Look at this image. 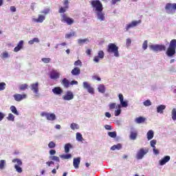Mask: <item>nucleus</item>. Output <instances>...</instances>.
Listing matches in <instances>:
<instances>
[{
    "instance_id": "f257e3e1",
    "label": "nucleus",
    "mask_w": 176,
    "mask_h": 176,
    "mask_svg": "<svg viewBox=\"0 0 176 176\" xmlns=\"http://www.w3.org/2000/svg\"><path fill=\"white\" fill-rule=\"evenodd\" d=\"M176 53V39L170 41L169 46L166 50V54L168 57H173Z\"/></svg>"
},
{
    "instance_id": "f03ea898",
    "label": "nucleus",
    "mask_w": 176,
    "mask_h": 176,
    "mask_svg": "<svg viewBox=\"0 0 176 176\" xmlns=\"http://www.w3.org/2000/svg\"><path fill=\"white\" fill-rule=\"evenodd\" d=\"M107 52L114 54V57H119V47L115 43H109L107 46Z\"/></svg>"
},
{
    "instance_id": "7ed1b4c3",
    "label": "nucleus",
    "mask_w": 176,
    "mask_h": 176,
    "mask_svg": "<svg viewBox=\"0 0 176 176\" xmlns=\"http://www.w3.org/2000/svg\"><path fill=\"white\" fill-rule=\"evenodd\" d=\"M91 5L94 9H96V12H102L104 8L102 7V3L100 0H94L91 2Z\"/></svg>"
},
{
    "instance_id": "20e7f679",
    "label": "nucleus",
    "mask_w": 176,
    "mask_h": 176,
    "mask_svg": "<svg viewBox=\"0 0 176 176\" xmlns=\"http://www.w3.org/2000/svg\"><path fill=\"white\" fill-rule=\"evenodd\" d=\"M148 152H149L148 148H140L136 154V159H138V160H141V159H143L144 155H146V153H148Z\"/></svg>"
},
{
    "instance_id": "39448f33",
    "label": "nucleus",
    "mask_w": 176,
    "mask_h": 176,
    "mask_svg": "<svg viewBox=\"0 0 176 176\" xmlns=\"http://www.w3.org/2000/svg\"><path fill=\"white\" fill-rule=\"evenodd\" d=\"M61 21L62 23H67L68 25H72L75 23L74 19L69 18L66 14H62Z\"/></svg>"
},
{
    "instance_id": "423d86ee",
    "label": "nucleus",
    "mask_w": 176,
    "mask_h": 176,
    "mask_svg": "<svg viewBox=\"0 0 176 176\" xmlns=\"http://www.w3.org/2000/svg\"><path fill=\"white\" fill-rule=\"evenodd\" d=\"M150 49L154 52H163L166 51V45H150Z\"/></svg>"
},
{
    "instance_id": "0eeeda50",
    "label": "nucleus",
    "mask_w": 176,
    "mask_h": 176,
    "mask_svg": "<svg viewBox=\"0 0 176 176\" xmlns=\"http://www.w3.org/2000/svg\"><path fill=\"white\" fill-rule=\"evenodd\" d=\"M13 97L15 101H16L17 102H20V101H23V100H25V98H27V94H15L14 95H13Z\"/></svg>"
},
{
    "instance_id": "6e6552de",
    "label": "nucleus",
    "mask_w": 176,
    "mask_h": 176,
    "mask_svg": "<svg viewBox=\"0 0 176 176\" xmlns=\"http://www.w3.org/2000/svg\"><path fill=\"white\" fill-rule=\"evenodd\" d=\"M138 24H141V20L133 21L131 23L126 25V31H129L130 28H134V27H137Z\"/></svg>"
},
{
    "instance_id": "1a4fd4ad",
    "label": "nucleus",
    "mask_w": 176,
    "mask_h": 176,
    "mask_svg": "<svg viewBox=\"0 0 176 176\" xmlns=\"http://www.w3.org/2000/svg\"><path fill=\"white\" fill-rule=\"evenodd\" d=\"M63 98L65 101H71V100H74V93L71 91H67L66 94L63 96Z\"/></svg>"
},
{
    "instance_id": "9d476101",
    "label": "nucleus",
    "mask_w": 176,
    "mask_h": 176,
    "mask_svg": "<svg viewBox=\"0 0 176 176\" xmlns=\"http://www.w3.org/2000/svg\"><path fill=\"white\" fill-rule=\"evenodd\" d=\"M83 87L84 89H87L88 93H89L90 94H94V88L91 87V85H90L89 82H84Z\"/></svg>"
},
{
    "instance_id": "9b49d317",
    "label": "nucleus",
    "mask_w": 176,
    "mask_h": 176,
    "mask_svg": "<svg viewBox=\"0 0 176 176\" xmlns=\"http://www.w3.org/2000/svg\"><path fill=\"white\" fill-rule=\"evenodd\" d=\"M31 91L38 94L39 93V83L35 82L30 85Z\"/></svg>"
},
{
    "instance_id": "f8f14e48",
    "label": "nucleus",
    "mask_w": 176,
    "mask_h": 176,
    "mask_svg": "<svg viewBox=\"0 0 176 176\" xmlns=\"http://www.w3.org/2000/svg\"><path fill=\"white\" fill-rule=\"evenodd\" d=\"M118 98L120 100V105L122 107V108H126V107L129 106V104L126 101H124V97L123 96V94H120L118 95Z\"/></svg>"
},
{
    "instance_id": "ddd939ff",
    "label": "nucleus",
    "mask_w": 176,
    "mask_h": 176,
    "mask_svg": "<svg viewBox=\"0 0 176 176\" xmlns=\"http://www.w3.org/2000/svg\"><path fill=\"white\" fill-rule=\"evenodd\" d=\"M157 142V141L156 140H153L150 142V144L151 146L153 148V152L154 153V155H159L160 151L158 149L156 148V146L155 145H156V143Z\"/></svg>"
},
{
    "instance_id": "4468645a",
    "label": "nucleus",
    "mask_w": 176,
    "mask_h": 176,
    "mask_svg": "<svg viewBox=\"0 0 176 176\" xmlns=\"http://www.w3.org/2000/svg\"><path fill=\"white\" fill-rule=\"evenodd\" d=\"M104 56H105V54H104V51H99L98 53V56H94V61H95V63H99L100 58H104Z\"/></svg>"
},
{
    "instance_id": "2eb2a0df",
    "label": "nucleus",
    "mask_w": 176,
    "mask_h": 176,
    "mask_svg": "<svg viewBox=\"0 0 176 176\" xmlns=\"http://www.w3.org/2000/svg\"><path fill=\"white\" fill-rule=\"evenodd\" d=\"M50 78L54 80L58 79L60 78V73L57 71H52L50 74Z\"/></svg>"
},
{
    "instance_id": "dca6fc26",
    "label": "nucleus",
    "mask_w": 176,
    "mask_h": 176,
    "mask_svg": "<svg viewBox=\"0 0 176 176\" xmlns=\"http://www.w3.org/2000/svg\"><path fill=\"white\" fill-rule=\"evenodd\" d=\"M170 156L169 155H166L165 157H164L161 160H160V166H164V164H166V163H168V162H170Z\"/></svg>"
},
{
    "instance_id": "f3484780",
    "label": "nucleus",
    "mask_w": 176,
    "mask_h": 176,
    "mask_svg": "<svg viewBox=\"0 0 176 176\" xmlns=\"http://www.w3.org/2000/svg\"><path fill=\"white\" fill-rule=\"evenodd\" d=\"M71 74L74 76H79V75H80V68H79L78 67H74L72 70Z\"/></svg>"
},
{
    "instance_id": "a211bd4d",
    "label": "nucleus",
    "mask_w": 176,
    "mask_h": 176,
    "mask_svg": "<svg viewBox=\"0 0 176 176\" xmlns=\"http://www.w3.org/2000/svg\"><path fill=\"white\" fill-rule=\"evenodd\" d=\"M23 45H24V41H20L17 45V46L14 48V52H15L16 53H17V52H20V50H21V49H23Z\"/></svg>"
},
{
    "instance_id": "6ab92c4d",
    "label": "nucleus",
    "mask_w": 176,
    "mask_h": 176,
    "mask_svg": "<svg viewBox=\"0 0 176 176\" xmlns=\"http://www.w3.org/2000/svg\"><path fill=\"white\" fill-rule=\"evenodd\" d=\"M96 14L100 21H104L105 20V14L102 11H97Z\"/></svg>"
},
{
    "instance_id": "aec40b11",
    "label": "nucleus",
    "mask_w": 176,
    "mask_h": 176,
    "mask_svg": "<svg viewBox=\"0 0 176 176\" xmlns=\"http://www.w3.org/2000/svg\"><path fill=\"white\" fill-rule=\"evenodd\" d=\"M79 164H80V157L74 158L73 166L75 168H79Z\"/></svg>"
},
{
    "instance_id": "412c9836",
    "label": "nucleus",
    "mask_w": 176,
    "mask_h": 176,
    "mask_svg": "<svg viewBox=\"0 0 176 176\" xmlns=\"http://www.w3.org/2000/svg\"><path fill=\"white\" fill-rule=\"evenodd\" d=\"M53 94H56L57 96H60V94H63V90L60 87H54L52 89Z\"/></svg>"
},
{
    "instance_id": "4be33fe9",
    "label": "nucleus",
    "mask_w": 176,
    "mask_h": 176,
    "mask_svg": "<svg viewBox=\"0 0 176 176\" xmlns=\"http://www.w3.org/2000/svg\"><path fill=\"white\" fill-rule=\"evenodd\" d=\"M61 85H63L65 89H68V87L70 86L69 80L63 78L61 81Z\"/></svg>"
},
{
    "instance_id": "5701e85b",
    "label": "nucleus",
    "mask_w": 176,
    "mask_h": 176,
    "mask_svg": "<svg viewBox=\"0 0 176 176\" xmlns=\"http://www.w3.org/2000/svg\"><path fill=\"white\" fill-rule=\"evenodd\" d=\"M45 16L39 14L38 19H34V21H35V23H43V21H45Z\"/></svg>"
},
{
    "instance_id": "b1692460",
    "label": "nucleus",
    "mask_w": 176,
    "mask_h": 176,
    "mask_svg": "<svg viewBox=\"0 0 176 176\" xmlns=\"http://www.w3.org/2000/svg\"><path fill=\"white\" fill-rule=\"evenodd\" d=\"M145 120H146V118H144L142 116H140L139 118H136L135 120V122L136 123H138V124H140L141 123H144Z\"/></svg>"
},
{
    "instance_id": "393cba45",
    "label": "nucleus",
    "mask_w": 176,
    "mask_h": 176,
    "mask_svg": "<svg viewBox=\"0 0 176 176\" xmlns=\"http://www.w3.org/2000/svg\"><path fill=\"white\" fill-rule=\"evenodd\" d=\"M137 135H138V133L137 132V131H131V134H130V138L131 140H136L137 139Z\"/></svg>"
},
{
    "instance_id": "a878e982",
    "label": "nucleus",
    "mask_w": 176,
    "mask_h": 176,
    "mask_svg": "<svg viewBox=\"0 0 176 176\" xmlns=\"http://www.w3.org/2000/svg\"><path fill=\"white\" fill-rule=\"evenodd\" d=\"M121 108H122V106L120 104L117 105V110H116L114 111L115 116H119V115H120V113H122Z\"/></svg>"
},
{
    "instance_id": "bb28decb",
    "label": "nucleus",
    "mask_w": 176,
    "mask_h": 176,
    "mask_svg": "<svg viewBox=\"0 0 176 176\" xmlns=\"http://www.w3.org/2000/svg\"><path fill=\"white\" fill-rule=\"evenodd\" d=\"M166 109V105L164 104H161L157 107V112L158 113H163V111Z\"/></svg>"
},
{
    "instance_id": "cd10ccee",
    "label": "nucleus",
    "mask_w": 176,
    "mask_h": 176,
    "mask_svg": "<svg viewBox=\"0 0 176 176\" xmlns=\"http://www.w3.org/2000/svg\"><path fill=\"white\" fill-rule=\"evenodd\" d=\"M47 120H56V114L54 113H49L47 114Z\"/></svg>"
},
{
    "instance_id": "c85d7f7f",
    "label": "nucleus",
    "mask_w": 176,
    "mask_h": 176,
    "mask_svg": "<svg viewBox=\"0 0 176 176\" xmlns=\"http://www.w3.org/2000/svg\"><path fill=\"white\" fill-rule=\"evenodd\" d=\"M116 149H118V151H119L120 149H122V144H118L111 147V151H116Z\"/></svg>"
},
{
    "instance_id": "c756f323",
    "label": "nucleus",
    "mask_w": 176,
    "mask_h": 176,
    "mask_svg": "<svg viewBox=\"0 0 176 176\" xmlns=\"http://www.w3.org/2000/svg\"><path fill=\"white\" fill-rule=\"evenodd\" d=\"M154 133L153 131L150 130L147 132V140H151L153 138Z\"/></svg>"
},
{
    "instance_id": "7c9ffc66",
    "label": "nucleus",
    "mask_w": 176,
    "mask_h": 176,
    "mask_svg": "<svg viewBox=\"0 0 176 176\" xmlns=\"http://www.w3.org/2000/svg\"><path fill=\"white\" fill-rule=\"evenodd\" d=\"M71 148H72V146L71 145V144L67 143L65 145V153H69V149H71Z\"/></svg>"
},
{
    "instance_id": "2f4dec72",
    "label": "nucleus",
    "mask_w": 176,
    "mask_h": 176,
    "mask_svg": "<svg viewBox=\"0 0 176 176\" xmlns=\"http://www.w3.org/2000/svg\"><path fill=\"white\" fill-rule=\"evenodd\" d=\"M98 89L100 93H105V86L104 85H100L98 87Z\"/></svg>"
},
{
    "instance_id": "473e14b6",
    "label": "nucleus",
    "mask_w": 176,
    "mask_h": 176,
    "mask_svg": "<svg viewBox=\"0 0 176 176\" xmlns=\"http://www.w3.org/2000/svg\"><path fill=\"white\" fill-rule=\"evenodd\" d=\"M27 89H28V84H22L19 86V90H21V91H24L25 90H27Z\"/></svg>"
},
{
    "instance_id": "72a5a7b5",
    "label": "nucleus",
    "mask_w": 176,
    "mask_h": 176,
    "mask_svg": "<svg viewBox=\"0 0 176 176\" xmlns=\"http://www.w3.org/2000/svg\"><path fill=\"white\" fill-rule=\"evenodd\" d=\"M12 163H16V166H23V162L19 158L12 160Z\"/></svg>"
},
{
    "instance_id": "f704fd0d",
    "label": "nucleus",
    "mask_w": 176,
    "mask_h": 176,
    "mask_svg": "<svg viewBox=\"0 0 176 176\" xmlns=\"http://www.w3.org/2000/svg\"><path fill=\"white\" fill-rule=\"evenodd\" d=\"M5 166H6V161L4 160H0V170H3L5 168Z\"/></svg>"
},
{
    "instance_id": "c9c22d12",
    "label": "nucleus",
    "mask_w": 176,
    "mask_h": 176,
    "mask_svg": "<svg viewBox=\"0 0 176 176\" xmlns=\"http://www.w3.org/2000/svg\"><path fill=\"white\" fill-rule=\"evenodd\" d=\"M10 110L14 115L19 116V111H17V109L14 106L10 107Z\"/></svg>"
},
{
    "instance_id": "e433bc0d",
    "label": "nucleus",
    "mask_w": 176,
    "mask_h": 176,
    "mask_svg": "<svg viewBox=\"0 0 176 176\" xmlns=\"http://www.w3.org/2000/svg\"><path fill=\"white\" fill-rule=\"evenodd\" d=\"M115 108H118V104H116V103L112 102L109 104V109H110V111L115 109Z\"/></svg>"
},
{
    "instance_id": "4c0bfd02",
    "label": "nucleus",
    "mask_w": 176,
    "mask_h": 176,
    "mask_svg": "<svg viewBox=\"0 0 176 176\" xmlns=\"http://www.w3.org/2000/svg\"><path fill=\"white\" fill-rule=\"evenodd\" d=\"M76 140L80 142H82V141H83V137L82 136V134L79 132L76 133Z\"/></svg>"
},
{
    "instance_id": "58836bf2",
    "label": "nucleus",
    "mask_w": 176,
    "mask_h": 176,
    "mask_svg": "<svg viewBox=\"0 0 176 176\" xmlns=\"http://www.w3.org/2000/svg\"><path fill=\"white\" fill-rule=\"evenodd\" d=\"M70 127H71L72 130H78L79 125H78V124H76V123L73 122L71 124Z\"/></svg>"
},
{
    "instance_id": "ea45409f",
    "label": "nucleus",
    "mask_w": 176,
    "mask_h": 176,
    "mask_svg": "<svg viewBox=\"0 0 176 176\" xmlns=\"http://www.w3.org/2000/svg\"><path fill=\"white\" fill-rule=\"evenodd\" d=\"M60 157H61V159H71L72 157V155L71 154H65V155H60Z\"/></svg>"
},
{
    "instance_id": "a19ab883",
    "label": "nucleus",
    "mask_w": 176,
    "mask_h": 176,
    "mask_svg": "<svg viewBox=\"0 0 176 176\" xmlns=\"http://www.w3.org/2000/svg\"><path fill=\"white\" fill-rule=\"evenodd\" d=\"M86 42H89V39L84 38V39H78V45H83V43H86Z\"/></svg>"
},
{
    "instance_id": "79ce46f5",
    "label": "nucleus",
    "mask_w": 176,
    "mask_h": 176,
    "mask_svg": "<svg viewBox=\"0 0 176 176\" xmlns=\"http://www.w3.org/2000/svg\"><path fill=\"white\" fill-rule=\"evenodd\" d=\"M68 10V8L67 7H60L58 10V13H65Z\"/></svg>"
},
{
    "instance_id": "37998d69",
    "label": "nucleus",
    "mask_w": 176,
    "mask_h": 176,
    "mask_svg": "<svg viewBox=\"0 0 176 176\" xmlns=\"http://www.w3.org/2000/svg\"><path fill=\"white\" fill-rule=\"evenodd\" d=\"M109 137H111V138H116V131L113 132H108Z\"/></svg>"
},
{
    "instance_id": "c03bdc74",
    "label": "nucleus",
    "mask_w": 176,
    "mask_h": 176,
    "mask_svg": "<svg viewBox=\"0 0 176 176\" xmlns=\"http://www.w3.org/2000/svg\"><path fill=\"white\" fill-rule=\"evenodd\" d=\"M7 119L11 122H14V116L12 113H9Z\"/></svg>"
},
{
    "instance_id": "a18cd8bd",
    "label": "nucleus",
    "mask_w": 176,
    "mask_h": 176,
    "mask_svg": "<svg viewBox=\"0 0 176 176\" xmlns=\"http://www.w3.org/2000/svg\"><path fill=\"white\" fill-rule=\"evenodd\" d=\"M14 168H15L16 171H17V173H23V168H21V167H20V166H19V165L15 164Z\"/></svg>"
},
{
    "instance_id": "49530a36",
    "label": "nucleus",
    "mask_w": 176,
    "mask_h": 176,
    "mask_svg": "<svg viewBox=\"0 0 176 176\" xmlns=\"http://www.w3.org/2000/svg\"><path fill=\"white\" fill-rule=\"evenodd\" d=\"M72 36H75V32H70V33L67 34L65 35V38L67 39H69V38H72Z\"/></svg>"
},
{
    "instance_id": "de8ad7c7",
    "label": "nucleus",
    "mask_w": 176,
    "mask_h": 176,
    "mask_svg": "<svg viewBox=\"0 0 176 176\" xmlns=\"http://www.w3.org/2000/svg\"><path fill=\"white\" fill-rule=\"evenodd\" d=\"M41 60L43 61V63H45V64H49L52 59H50V58H43Z\"/></svg>"
},
{
    "instance_id": "09e8293b",
    "label": "nucleus",
    "mask_w": 176,
    "mask_h": 176,
    "mask_svg": "<svg viewBox=\"0 0 176 176\" xmlns=\"http://www.w3.org/2000/svg\"><path fill=\"white\" fill-rule=\"evenodd\" d=\"M144 107H151L152 105V102H151L149 100H146L143 102Z\"/></svg>"
},
{
    "instance_id": "8fccbe9b",
    "label": "nucleus",
    "mask_w": 176,
    "mask_h": 176,
    "mask_svg": "<svg viewBox=\"0 0 176 176\" xmlns=\"http://www.w3.org/2000/svg\"><path fill=\"white\" fill-rule=\"evenodd\" d=\"M172 119L173 120H176V109H173L172 110Z\"/></svg>"
},
{
    "instance_id": "3c124183",
    "label": "nucleus",
    "mask_w": 176,
    "mask_h": 176,
    "mask_svg": "<svg viewBox=\"0 0 176 176\" xmlns=\"http://www.w3.org/2000/svg\"><path fill=\"white\" fill-rule=\"evenodd\" d=\"M142 49L144 50H146L148 49V41H144L143 44H142Z\"/></svg>"
},
{
    "instance_id": "603ef678",
    "label": "nucleus",
    "mask_w": 176,
    "mask_h": 176,
    "mask_svg": "<svg viewBox=\"0 0 176 176\" xmlns=\"http://www.w3.org/2000/svg\"><path fill=\"white\" fill-rule=\"evenodd\" d=\"M75 67H82V61L80 60H78L74 62Z\"/></svg>"
},
{
    "instance_id": "864d4df0",
    "label": "nucleus",
    "mask_w": 176,
    "mask_h": 176,
    "mask_svg": "<svg viewBox=\"0 0 176 176\" xmlns=\"http://www.w3.org/2000/svg\"><path fill=\"white\" fill-rule=\"evenodd\" d=\"M48 146L50 149H53V148H56V143H54V142H50L48 144Z\"/></svg>"
},
{
    "instance_id": "5fc2aeb1",
    "label": "nucleus",
    "mask_w": 176,
    "mask_h": 176,
    "mask_svg": "<svg viewBox=\"0 0 176 176\" xmlns=\"http://www.w3.org/2000/svg\"><path fill=\"white\" fill-rule=\"evenodd\" d=\"M6 87V83L0 82V91H2L5 89Z\"/></svg>"
},
{
    "instance_id": "6e6d98bb",
    "label": "nucleus",
    "mask_w": 176,
    "mask_h": 176,
    "mask_svg": "<svg viewBox=\"0 0 176 176\" xmlns=\"http://www.w3.org/2000/svg\"><path fill=\"white\" fill-rule=\"evenodd\" d=\"M51 160H54L55 162H60V157H58L56 155H54V156L51 157Z\"/></svg>"
},
{
    "instance_id": "4d7b16f0",
    "label": "nucleus",
    "mask_w": 176,
    "mask_h": 176,
    "mask_svg": "<svg viewBox=\"0 0 176 176\" xmlns=\"http://www.w3.org/2000/svg\"><path fill=\"white\" fill-rule=\"evenodd\" d=\"M63 5L65 8L69 9V2L68 1V0H64Z\"/></svg>"
},
{
    "instance_id": "13d9d810",
    "label": "nucleus",
    "mask_w": 176,
    "mask_h": 176,
    "mask_svg": "<svg viewBox=\"0 0 176 176\" xmlns=\"http://www.w3.org/2000/svg\"><path fill=\"white\" fill-rule=\"evenodd\" d=\"M9 57V53L5 52L1 54V58H8Z\"/></svg>"
},
{
    "instance_id": "bf43d9fd",
    "label": "nucleus",
    "mask_w": 176,
    "mask_h": 176,
    "mask_svg": "<svg viewBox=\"0 0 176 176\" xmlns=\"http://www.w3.org/2000/svg\"><path fill=\"white\" fill-rule=\"evenodd\" d=\"M49 12H50V9L47 8L42 11L41 13H42L43 14H48Z\"/></svg>"
},
{
    "instance_id": "052dcab7",
    "label": "nucleus",
    "mask_w": 176,
    "mask_h": 176,
    "mask_svg": "<svg viewBox=\"0 0 176 176\" xmlns=\"http://www.w3.org/2000/svg\"><path fill=\"white\" fill-rule=\"evenodd\" d=\"M4 118H5V113L0 111V122H2Z\"/></svg>"
},
{
    "instance_id": "680f3d73",
    "label": "nucleus",
    "mask_w": 176,
    "mask_h": 176,
    "mask_svg": "<svg viewBox=\"0 0 176 176\" xmlns=\"http://www.w3.org/2000/svg\"><path fill=\"white\" fill-rule=\"evenodd\" d=\"M126 43V46H130V45H131V39L127 38Z\"/></svg>"
},
{
    "instance_id": "e2e57ef3",
    "label": "nucleus",
    "mask_w": 176,
    "mask_h": 176,
    "mask_svg": "<svg viewBox=\"0 0 176 176\" xmlns=\"http://www.w3.org/2000/svg\"><path fill=\"white\" fill-rule=\"evenodd\" d=\"M122 0H111V4L112 5H116L118 2H120Z\"/></svg>"
},
{
    "instance_id": "0e129e2a",
    "label": "nucleus",
    "mask_w": 176,
    "mask_h": 176,
    "mask_svg": "<svg viewBox=\"0 0 176 176\" xmlns=\"http://www.w3.org/2000/svg\"><path fill=\"white\" fill-rule=\"evenodd\" d=\"M104 128L106 129V130H112V126L111 125H109V124H106L104 126Z\"/></svg>"
},
{
    "instance_id": "69168bd1",
    "label": "nucleus",
    "mask_w": 176,
    "mask_h": 176,
    "mask_svg": "<svg viewBox=\"0 0 176 176\" xmlns=\"http://www.w3.org/2000/svg\"><path fill=\"white\" fill-rule=\"evenodd\" d=\"M74 85H78V81L72 80L70 82V85L74 86Z\"/></svg>"
},
{
    "instance_id": "338daca9",
    "label": "nucleus",
    "mask_w": 176,
    "mask_h": 176,
    "mask_svg": "<svg viewBox=\"0 0 176 176\" xmlns=\"http://www.w3.org/2000/svg\"><path fill=\"white\" fill-rule=\"evenodd\" d=\"M50 155H56V150H50Z\"/></svg>"
},
{
    "instance_id": "774afa93",
    "label": "nucleus",
    "mask_w": 176,
    "mask_h": 176,
    "mask_svg": "<svg viewBox=\"0 0 176 176\" xmlns=\"http://www.w3.org/2000/svg\"><path fill=\"white\" fill-rule=\"evenodd\" d=\"M93 79H96V80H101V78L98 77V76H94Z\"/></svg>"
}]
</instances>
